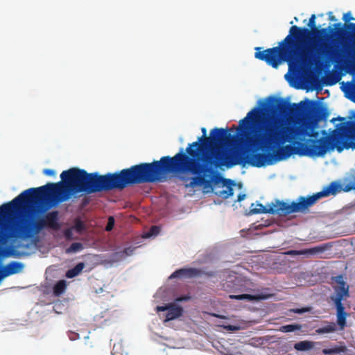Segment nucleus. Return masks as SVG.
<instances>
[{
    "mask_svg": "<svg viewBox=\"0 0 355 355\" xmlns=\"http://www.w3.org/2000/svg\"><path fill=\"white\" fill-rule=\"evenodd\" d=\"M73 229H75L77 232L80 233L85 230V225L80 220H76Z\"/></svg>",
    "mask_w": 355,
    "mask_h": 355,
    "instance_id": "2f4dec72",
    "label": "nucleus"
},
{
    "mask_svg": "<svg viewBox=\"0 0 355 355\" xmlns=\"http://www.w3.org/2000/svg\"><path fill=\"white\" fill-rule=\"evenodd\" d=\"M157 311H166L164 322L175 320L182 315L183 309L182 307L174 303H169L165 306H158L156 308Z\"/></svg>",
    "mask_w": 355,
    "mask_h": 355,
    "instance_id": "f8f14e48",
    "label": "nucleus"
},
{
    "mask_svg": "<svg viewBox=\"0 0 355 355\" xmlns=\"http://www.w3.org/2000/svg\"><path fill=\"white\" fill-rule=\"evenodd\" d=\"M22 239V192L0 206V243Z\"/></svg>",
    "mask_w": 355,
    "mask_h": 355,
    "instance_id": "423d86ee",
    "label": "nucleus"
},
{
    "mask_svg": "<svg viewBox=\"0 0 355 355\" xmlns=\"http://www.w3.org/2000/svg\"><path fill=\"white\" fill-rule=\"evenodd\" d=\"M268 116L275 115L264 114L261 108L255 107L247 114L245 117L239 121V125L243 128L252 124V135L246 136L247 143L257 148L261 147L272 150L271 154L272 155L273 162L286 159L293 154L309 155L310 157H320L324 155L329 150L336 148L338 143L334 141V135L331 137H322L319 139H308L306 143L297 142V147L291 144L283 146L284 144L277 145L275 147H268L266 145L257 143L253 139L255 138L257 124L263 117Z\"/></svg>",
    "mask_w": 355,
    "mask_h": 355,
    "instance_id": "39448f33",
    "label": "nucleus"
},
{
    "mask_svg": "<svg viewBox=\"0 0 355 355\" xmlns=\"http://www.w3.org/2000/svg\"><path fill=\"white\" fill-rule=\"evenodd\" d=\"M159 228L157 226L151 227L150 232L148 233V236L156 235L159 233Z\"/></svg>",
    "mask_w": 355,
    "mask_h": 355,
    "instance_id": "58836bf2",
    "label": "nucleus"
},
{
    "mask_svg": "<svg viewBox=\"0 0 355 355\" xmlns=\"http://www.w3.org/2000/svg\"><path fill=\"white\" fill-rule=\"evenodd\" d=\"M343 19L346 24L349 22L351 20H354V18L352 16L351 12L349 11L343 15Z\"/></svg>",
    "mask_w": 355,
    "mask_h": 355,
    "instance_id": "e433bc0d",
    "label": "nucleus"
},
{
    "mask_svg": "<svg viewBox=\"0 0 355 355\" xmlns=\"http://www.w3.org/2000/svg\"><path fill=\"white\" fill-rule=\"evenodd\" d=\"M61 180L24 191V239L25 212L28 205L33 212L44 214L53 206L78 194L88 195L111 190L121 191L135 184L153 183L145 163L132 166L116 173L99 175L84 169L71 168L62 171Z\"/></svg>",
    "mask_w": 355,
    "mask_h": 355,
    "instance_id": "f257e3e1",
    "label": "nucleus"
},
{
    "mask_svg": "<svg viewBox=\"0 0 355 355\" xmlns=\"http://www.w3.org/2000/svg\"><path fill=\"white\" fill-rule=\"evenodd\" d=\"M354 310H355V307H354Z\"/></svg>",
    "mask_w": 355,
    "mask_h": 355,
    "instance_id": "de8ad7c7",
    "label": "nucleus"
},
{
    "mask_svg": "<svg viewBox=\"0 0 355 355\" xmlns=\"http://www.w3.org/2000/svg\"><path fill=\"white\" fill-rule=\"evenodd\" d=\"M340 130L347 135V136L354 141H347L345 139V137L341 134L334 135V141L338 143L336 150L338 152H342L345 148L355 149V121H349L344 123Z\"/></svg>",
    "mask_w": 355,
    "mask_h": 355,
    "instance_id": "9d476101",
    "label": "nucleus"
},
{
    "mask_svg": "<svg viewBox=\"0 0 355 355\" xmlns=\"http://www.w3.org/2000/svg\"><path fill=\"white\" fill-rule=\"evenodd\" d=\"M347 351V348L345 345H338L331 349H323L322 352L324 355H331L333 354L345 353Z\"/></svg>",
    "mask_w": 355,
    "mask_h": 355,
    "instance_id": "393cba45",
    "label": "nucleus"
},
{
    "mask_svg": "<svg viewBox=\"0 0 355 355\" xmlns=\"http://www.w3.org/2000/svg\"><path fill=\"white\" fill-rule=\"evenodd\" d=\"M134 250H135L134 248H132V247L125 248L123 250V252H121V257H123L130 256L133 254Z\"/></svg>",
    "mask_w": 355,
    "mask_h": 355,
    "instance_id": "f704fd0d",
    "label": "nucleus"
},
{
    "mask_svg": "<svg viewBox=\"0 0 355 355\" xmlns=\"http://www.w3.org/2000/svg\"><path fill=\"white\" fill-rule=\"evenodd\" d=\"M328 324L315 330L317 334H324L335 332L337 330L336 324L334 322H326Z\"/></svg>",
    "mask_w": 355,
    "mask_h": 355,
    "instance_id": "5701e85b",
    "label": "nucleus"
},
{
    "mask_svg": "<svg viewBox=\"0 0 355 355\" xmlns=\"http://www.w3.org/2000/svg\"><path fill=\"white\" fill-rule=\"evenodd\" d=\"M302 328V325L299 324H291L282 326L280 327V331L282 332L287 333V332H293L295 330H300Z\"/></svg>",
    "mask_w": 355,
    "mask_h": 355,
    "instance_id": "c85d7f7f",
    "label": "nucleus"
},
{
    "mask_svg": "<svg viewBox=\"0 0 355 355\" xmlns=\"http://www.w3.org/2000/svg\"><path fill=\"white\" fill-rule=\"evenodd\" d=\"M83 249V245L81 243H73L68 248L66 249L67 254L79 252Z\"/></svg>",
    "mask_w": 355,
    "mask_h": 355,
    "instance_id": "7c9ffc66",
    "label": "nucleus"
},
{
    "mask_svg": "<svg viewBox=\"0 0 355 355\" xmlns=\"http://www.w3.org/2000/svg\"><path fill=\"white\" fill-rule=\"evenodd\" d=\"M22 269V263L17 261H11L4 266L0 267V282L10 276L18 273Z\"/></svg>",
    "mask_w": 355,
    "mask_h": 355,
    "instance_id": "4468645a",
    "label": "nucleus"
},
{
    "mask_svg": "<svg viewBox=\"0 0 355 355\" xmlns=\"http://www.w3.org/2000/svg\"><path fill=\"white\" fill-rule=\"evenodd\" d=\"M326 248L323 245L315 246L314 248L304 249L301 250H291L287 252L288 254L293 255H305V254H315L323 252Z\"/></svg>",
    "mask_w": 355,
    "mask_h": 355,
    "instance_id": "f3484780",
    "label": "nucleus"
},
{
    "mask_svg": "<svg viewBox=\"0 0 355 355\" xmlns=\"http://www.w3.org/2000/svg\"><path fill=\"white\" fill-rule=\"evenodd\" d=\"M349 92L352 95V100L355 102V85H351Z\"/></svg>",
    "mask_w": 355,
    "mask_h": 355,
    "instance_id": "a19ab883",
    "label": "nucleus"
},
{
    "mask_svg": "<svg viewBox=\"0 0 355 355\" xmlns=\"http://www.w3.org/2000/svg\"><path fill=\"white\" fill-rule=\"evenodd\" d=\"M334 29L336 30V36L343 40L344 39L345 30L347 29L351 31L352 32H355V23H346L343 25L341 23H336L334 24Z\"/></svg>",
    "mask_w": 355,
    "mask_h": 355,
    "instance_id": "a211bd4d",
    "label": "nucleus"
},
{
    "mask_svg": "<svg viewBox=\"0 0 355 355\" xmlns=\"http://www.w3.org/2000/svg\"><path fill=\"white\" fill-rule=\"evenodd\" d=\"M16 246L12 244L9 247L0 249V256L3 257H8L14 254Z\"/></svg>",
    "mask_w": 355,
    "mask_h": 355,
    "instance_id": "cd10ccee",
    "label": "nucleus"
},
{
    "mask_svg": "<svg viewBox=\"0 0 355 355\" xmlns=\"http://www.w3.org/2000/svg\"><path fill=\"white\" fill-rule=\"evenodd\" d=\"M290 106L289 103L284 99L274 97L270 98V107L273 113L279 112L285 114L288 111Z\"/></svg>",
    "mask_w": 355,
    "mask_h": 355,
    "instance_id": "2eb2a0df",
    "label": "nucleus"
},
{
    "mask_svg": "<svg viewBox=\"0 0 355 355\" xmlns=\"http://www.w3.org/2000/svg\"><path fill=\"white\" fill-rule=\"evenodd\" d=\"M214 177H216L218 179L221 178L222 181H223V186L226 187V189L220 191L219 192L216 193V194L225 200L227 199L230 196H232L234 194V190H233L232 186L234 184V181L230 179L222 178L221 177L217 175L216 173L215 172V173L212 175V178L214 181L212 186H214V184H216L218 182V180L215 179ZM203 188L205 189L204 187H203ZM209 189H213V187H209Z\"/></svg>",
    "mask_w": 355,
    "mask_h": 355,
    "instance_id": "ddd939ff",
    "label": "nucleus"
},
{
    "mask_svg": "<svg viewBox=\"0 0 355 355\" xmlns=\"http://www.w3.org/2000/svg\"><path fill=\"white\" fill-rule=\"evenodd\" d=\"M341 190L342 188L340 184L336 182H332L321 191L312 196L308 197L300 196L296 202H292L291 204H288L284 201L277 200L276 204L271 205L269 208H263L259 205L261 209L259 210L252 209L251 212L252 214H277L280 216H286L296 212H306L319 199L330 195H336Z\"/></svg>",
    "mask_w": 355,
    "mask_h": 355,
    "instance_id": "0eeeda50",
    "label": "nucleus"
},
{
    "mask_svg": "<svg viewBox=\"0 0 355 355\" xmlns=\"http://www.w3.org/2000/svg\"><path fill=\"white\" fill-rule=\"evenodd\" d=\"M202 275H205L207 277H212L214 275V272H204L201 269L194 268H184L175 270L170 276V278H192L195 277H200Z\"/></svg>",
    "mask_w": 355,
    "mask_h": 355,
    "instance_id": "9b49d317",
    "label": "nucleus"
},
{
    "mask_svg": "<svg viewBox=\"0 0 355 355\" xmlns=\"http://www.w3.org/2000/svg\"><path fill=\"white\" fill-rule=\"evenodd\" d=\"M272 155L270 152L245 154L229 150L225 159L223 158V161L220 162L221 168L225 166L230 168L236 165L245 166L247 164L254 167H261L273 163Z\"/></svg>",
    "mask_w": 355,
    "mask_h": 355,
    "instance_id": "6e6552de",
    "label": "nucleus"
},
{
    "mask_svg": "<svg viewBox=\"0 0 355 355\" xmlns=\"http://www.w3.org/2000/svg\"><path fill=\"white\" fill-rule=\"evenodd\" d=\"M223 328L228 331H236V330L239 329V328L236 326L231 325V324L224 325Z\"/></svg>",
    "mask_w": 355,
    "mask_h": 355,
    "instance_id": "79ce46f5",
    "label": "nucleus"
},
{
    "mask_svg": "<svg viewBox=\"0 0 355 355\" xmlns=\"http://www.w3.org/2000/svg\"><path fill=\"white\" fill-rule=\"evenodd\" d=\"M43 173L48 176H55L56 172L53 169L46 168L43 171Z\"/></svg>",
    "mask_w": 355,
    "mask_h": 355,
    "instance_id": "4c0bfd02",
    "label": "nucleus"
},
{
    "mask_svg": "<svg viewBox=\"0 0 355 355\" xmlns=\"http://www.w3.org/2000/svg\"><path fill=\"white\" fill-rule=\"evenodd\" d=\"M315 343L310 340L300 341L294 345V348L297 351H307L313 348Z\"/></svg>",
    "mask_w": 355,
    "mask_h": 355,
    "instance_id": "4be33fe9",
    "label": "nucleus"
},
{
    "mask_svg": "<svg viewBox=\"0 0 355 355\" xmlns=\"http://www.w3.org/2000/svg\"><path fill=\"white\" fill-rule=\"evenodd\" d=\"M114 218L112 216L109 217L107 224L105 227V230L108 231V232L111 231L114 227Z\"/></svg>",
    "mask_w": 355,
    "mask_h": 355,
    "instance_id": "c9c22d12",
    "label": "nucleus"
},
{
    "mask_svg": "<svg viewBox=\"0 0 355 355\" xmlns=\"http://www.w3.org/2000/svg\"><path fill=\"white\" fill-rule=\"evenodd\" d=\"M67 287V284L64 280H60L53 287V293L56 296H59L62 294Z\"/></svg>",
    "mask_w": 355,
    "mask_h": 355,
    "instance_id": "bb28decb",
    "label": "nucleus"
},
{
    "mask_svg": "<svg viewBox=\"0 0 355 355\" xmlns=\"http://www.w3.org/2000/svg\"><path fill=\"white\" fill-rule=\"evenodd\" d=\"M354 42L352 45H344L342 51L345 55L350 58L355 59V34L354 35Z\"/></svg>",
    "mask_w": 355,
    "mask_h": 355,
    "instance_id": "a878e982",
    "label": "nucleus"
},
{
    "mask_svg": "<svg viewBox=\"0 0 355 355\" xmlns=\"http://www.w3.org/2000/svg\"><path fill=\"white\" fill-rule=\"evenodd\" d=\"M190 299V297L188 296V295H185V296H183V297H178L175 301L176 302H183V301H187Z\"/></svg>",
    "mask_w": 355,
    "mask_h": 355,
    "instance_id": "37998d69",
    "label": "nucleus"
},
{
    "mask_svg": "<svg viewBox=\"0 0 355 355\" xmlns=\"http://www.w3.org/2000/svg\"><path fill=\"white\" fill-rule=\"evenodd\" d=\"M245 196H246L245 194H243V193L239 194L238 197H237V201L238 202L242 201L243 200L245 199Z\"/></svg>",
    "mask_w": 355,
    "mask_h": 355,
    "instance_id": "c03bdc74",
    "label": "nucleus"
},
{
    "mask_svg": "<svg viewBox=\"0 0 355 355\" xmlns=\"http://www.w3.org/2000/svg\"><path fill=\"white\" fill-rule=\"evenodd\" d=\"M202 135L196 141L191 143L173 157L164 156L158 161L145 163L152 182H164L168 175L192 174L187 187H212V175L215 168H221L220 162L226 156L229 144L234 136L228 129L214 128L211 130L209 137H207V129L202 128Z\"/></svg>",
    "mask_w": 355,
    "mask_h": 355,
    "instance_id": "f03ea898",
    "label": "nucleus"
},
{
    "mask_svg": "<svg viewBox=\"0 0 355 355\" xmlns=\"http://www.w3.org/2000/svg\"><path fill=\"white\" fill-rule=\"evenodd\" d=\"M85 268V263L83 262L78 263L73 268L69 269L66 272L67 278H73L78 275Z\"/></svg>",
    "mask_w": 355,
    "mask_h": 355,
    "instance_id": "b1692460",
    "label": "nucleus"
},
{
    "mask_svg": "<svg viewBox=\"0 0 355 355\" xmlns=\"http://www.w3.org/2000/svg\"><path fill=\"white\" fill-rule=\"evenodd\" d=\"M340 79V77L336 72L328 73L323 80L324 85L331 86L336 85Z\"/></svg>",
    "mask_w": 355,
    "mask_h": 355,
    "instance_id": "412c9836",
    "label": "nucleus"
},
{
    "mask_svg": "<svg viewBox=\"0 0 355 355\" xmlns=\"http://www.w3.org/2000/svg\"><path fill=\"white\" fill-rule=\"evenodd\" d=\"M309 311H310V308H308V307H304V308H302V309H295L292 310V311L295 313H303L308 312Z\"/></svg>",
    "mask_w": 355,
    "mask_h": 355,
    "instance_id": "ea45409f",
    "label": "nucleus"
},
{
    "mask_svg": "<svg viewBox=\"0 0 355 355\" xmlns=\"http://www.w3.org/2000/svg\"><path fill=\"white\" fill-rule=\"evenodd\" d=\"M64 236L65 239L68 241H71L73 239V228H67L64 232Z\"/></svg>",
    "mask_w": 355,
    "mask_h": 355,
    "instance_id": "72a5a7b5",
    "label": "nucleus"
},
{
    "mask_svg": "<svg viewBox=\"0 0 355 355\" xmlns=\"http://www.w3.org/2000/svg\"><path fill=\"white\" fill-rule=\"evenodd\" d=\"M46 227L53 230H58L60 227L58 223V213L57 211H53L48 213L43 217Z\"/></svg>",
    "mask_w": 355,
    "mask_h": 355,
    "instance_id": "dca6fc26",
    "label": "nucleus"
},
{
    "mask_svg": "<svg viewBox=\"0 0 355 355\" xmlns=\"http://www.w3.org/2000/svg\"><path fill=\"white\" fill-rule=\"evenodd\" d=\"M302 105V109L306 112L309 121L300 125H288L278 116H268L259 121L254 141L275 147L287 141H292L302 137L316 138L319 133L315 128L321 120H327L329 114L327 109L316 102L306 99L300 104L293 103L296 109Z\"/></svg>",
    "mask_w": 355,
    "mask_h": 355,
    "instance_id": "20e7f679",
    "label": "nucleus"
},
{
    "mask_svg": "<svg viewBox=\"0 0 355 355\" xmlns=\"http://www.w3.org/2000/svg\"><path fill=\"white\" fill-rule=\"evenodd\" d=\"M315 15L313 14L308 26H292L289 34L279 43L278 46L262 51L261 47H256L254 57L266 62L273 68H277L283 62H287L289 69H299L307 67L318 59L332 60L341 55V51L330 43L321 42V40H311L306 44V40L317 28Z\"/></svg>",
    "mask_w": 355,
    "mask_h": 355,
    "instance_id": "7ed1b4c3",
    "label": "nucleus"
},
{
    "mask_svg": "<svg viewBox=\"0 0 355 355\" xmlns=\"http://www.w3.org/2000/svg\"><path fill=\"white\" fill-rule=\"evenodd\" d=\"M329 32L333 33L335 35H336V32H334V29L331 28V26H329L328 28H321L318 29V28L314 30V31L312 32L311 34L314 35H318L320 36L318 38H313L312 40H321V42L327 43L324 41V39L328 38L329 37Z\"/></svg>",
    "mask_w": 355,
    "mask_h": 355,
    "instance_id": "6ab92c4d",
    "label": "nucleus"
},
{
    "mask_svg": "<svg viewBox=\"0 0 355 355\" xmlns=\"http://www.w3.org/2000/svg\"><path fill=\"white\" fill-rule=\"evenodd\" d=\"M182 180H184V181H186V180H187L188 179H187V178H184V177H183V178H182Z\"/></svg>",
    "mask_w": 355,
    "mask_h": 355,
    "instance_id": "49530a36",
    "label": "nucleus"
},
{
    "mask_svg": "<svg viewBox=\"0 0 355 355\" xmlns=\"http://www.w3.org/2000/svg\"><path fill=\"white\" fill-rule=\"evenodd\" d=\"M277 200H277L275 201V203L272 202L271 204L268 205V206H263V205H262L261 204H257V205H254V203H252V204L251 205L250 210L249 214H251V215H252V214H253L251 212V211H252V209L259 210V209H261V207L259 205L262 206L263 208H269L271 205H274L275 204H276V202H277Z\"/></svg>",
    "mask_w": 355,
    "mask_h": 355,
    "instance_id": "473e14b6",
    "label": "nucleus"
},
{
    "mask_svg": "<svg viewBox=\"0 0 355 355\" xmlns=\"http://www.w3.org/2000/svg\"><path fill=\"white\" fill-rule=\"evenodd\" d=\"M335 282L338 284L334 287L336 295L331 297V300L334 302L336 309L337 324L340 330L346 327L347 318L349 315L345 311V306L342 302L343 300L349 297V286L343 279L342 275L336 276L334 278Z\"/></svg>",
    "mask_w": 355,
    "mask_h": 355,
    "instance_id": "1a4fd4ad",
    "label": "nucleus"
},
{
    "mask_svg": "<svg viewBox=\"0 0 355 355\" xmlns=\"http://www.w3.org/2000/svg\"><path fill=\"white\" fill-rule=\"evenodd\" d=\"M230 299L238 300H248V301H257L265 299L266 297L261 295H250V294H242V295H230Z\"/></svg>",
    "mask_w": 355,
    "mask_h": 355,
    "instance_id": "aec40b11",
    "label": "nucleus"
},
{
    "mask_svg": "<svg viewBox=\"0 0 355 355\" xmlns=\"http://www.w3.org/2000/svg\"><path fill=\"white\" fill-rule=\"evenodd\" d=\"M328 15H329V20L331 21H336V18L335 17V16L333 15L332 12H329L328 13Z\"/></svg>",
    "mask_w": 355,
    "mask_h": 355,
    "instance_id": "a18cd8bd",
    "label": "nucleus"
},
{
    "mask_svg": "<svg viewBox=\"0 0 355 355\" xmlns=\"http://www.w3.org/2000/svg\"><path fill=\"white\" fill-rule=\"evenodd\" d=\"M33 227L36 232H39L46 227L43 217L35 220L33 222Z\"/></svg>",
    "mask_w": 355,
    "mask_h": 355,
    "instance_id": "c756f323",
    "label": "nucleus"
}]
</instances>
